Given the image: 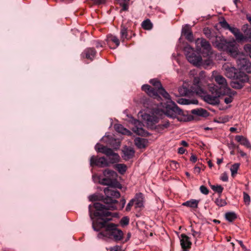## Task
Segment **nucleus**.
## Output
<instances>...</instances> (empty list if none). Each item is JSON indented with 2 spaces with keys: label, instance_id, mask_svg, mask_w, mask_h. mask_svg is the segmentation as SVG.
Returning a JSON list of instances; mask_svg holds the SVG:
<instances>
[{
  "label": "nucleus",
  "instance_id": "nucleus-1",
  "mask_svg": "<svg viewBox=\"0 0 251 251\" xmlns=\"http://www.w3.org/2000/svg\"><path fill=\"white\" fill-rule=\"evenodd\" d=\"M95 150L97 152L105 154L108 157L109 162L104 157H99L98 156L93 155L90 159V165L91 167H105L109 166V163L114 164L119 160L120 156L118 154L114 152L110 148L97 143L95 146Z\"/></svg>",
  "mask_w": 251,
  "mask_h": 251
},
{
  "label": "nucleus",
  "instance_id": "nucleus-2",
  "mask_svg": "<svg viewBox=\"0 0 251 251\" xmlns=\"http://www.w3.org/2000/svg\"><path fill=\"white\" fill-rule=\"evenodd\" d=\"M118 225L114 223H107V221L102 222L97 221L96 225L94 226V230L99 231L101 229L104 230L99 232L97 237L99 239H102L106 237L111 239L115 242L121 241L124 237L123 231L117 228Z\"/></svg>",
  "mask_w": 251,
  "mask_h": 251
},
{
  "label": "nucleus",
  "instance_id": "nucleus-3",
  "mask_svg": "<svg viewBox=\"0 0 251 251\" xmlns=\"http://www.w3.org/2000/svg\"><path fill=\"white\" fill-rule=\"evenodd\" d=\"M190 75L193 77L191 91L197 95L203 94L207 86L209 87L210 85L208 83L205 72L201 71L197 73L195 70H192L190 71Z\"/></svg>",
  "mask_w": 251,
  "mask_h": 251
},
{
  "label": "nucleus",
  "instance_id": "nucleus-4",
  "mask_svg": "<svg viewBox=\"0 0 251 251\" xmlns=\"http://www.w3.org/2000/svg\"><path fill=\"white\" fill-rule=\"evenodd\" d=\"M94 207L96 211L94 212L93 216L91 209V205H89V206L90 217L91 219L93 220V228L94 229V226L96 225V222L98 221L100 223L107 221V223H109L108 222L111 220V219L108 218L107 217L111 216L112 213L108 211V210H106V206L100 202H95L94 204Z\"/></svg>",
  "mask_w": 251,
  "mask_h": 251
},
{
  "label": "nucleus",
  "instance_id": "nucleus-5",
  "mask_svg": "<svg viewBox=\"0 0 251 251\" xmlns=\"http://www.w3.org/2000/svg\"><path fill=\"white\" fill-rule=\"evenodd\" d=\"M169 100V101L165 103L164 114L167 117L172 119L178 118V116H184L185 114L182 110L178 107L176 103L171 100V98Z\"/></svg>",
  "mask_w": 251,
  "mask_h": 251
},
{
  "label": "nucleus",
  "instance_id": "nucleus-6",
  "mask_svg": "<svg viewBox=\"0 0 251 251\" xmlns=\"http://www.w3.org/2000/svg\"><path fill=\"white\" fill-rule=\"evenodd\" d=\"M208 90L213 95L212 96L207 94L206 90L203 92V94H199V96L207 103L214 105L219 104V100L218 98L221 96H223V94H219L216 87L214 86H209Z\"/></svg>",
  "mask_w": 251,
  "mask_h": 251
},
{
  "label": "nucleus",
  "instance_id": "nucleus-7",
  "mask_svg": "<svg viewBox=\"0 0 251 251\" xmlns=\"http://www.w3.org/2000/svg\"><path fill=\"white\" fill-rule=\"evenodd\" d=\"M184 54L187 60L195 66H200L202 63V57L197 55L194 49L189 45H187L184 48Z\"/></svg>",
  "mask_w": 251,
  "mask_h": 251
},
{
  "label": "nucleus",
  "instance_id": "nucleus-8",
  "mask_svg": "<svg viewBox=\"0 0 251 251\" xmlns=\"http://www.w3.org/2000/svg\"><path fill=\"white\" fill-rule=\"evenodd\" d=\"M214 80L218 85L211 84L209 86L216 87L220 94L226 96L230 94L231 89L228 87L226 80L224 76L221 75H217L214 76Z\"/></svg>",
  "mask_w": 251,
  "mask_h": 251
},
{
  "label": "nucleus",
  "instance_id": "nucleus-9",
  "mask_svg": "<svg viewBox=\"0 0 251 251\" xmlns=\"http://www.w3.org/2000/svg\"><path fill=\"white\" fill-rule=\"evenodd\" d=\"M104 193L106 196L103 200V202L106 204H115L118 202L116 200L113 199H117L120 197V193L111 187H107L104 189Z\"/></svg>",
  "mask_w": 251,
  "mask_h": 251
},
{
  "label": "nucleus",
  "instance_id": "nucleus-10",
  "mask_svg": "<svg viewBox=\"0 0 251 251\" xmlns=\"http://www.w3.org/2000/svg\"><path fill=\"white\" fill-rule=\"evenodd\" d=\"M236 58V64L239 70L251 74V62L243 54H240Z\"/></svg>",
  "mask_w": 251,
  "mask_h": 251
},
{
  "label": "nucleus",
  "instance_id": "nucleus-11",
  "mask_svg": "<svg viewBox=\"0 0 251 251\" xmlns=\"http://www.w3.org/2000/svg\"><path fill=\"white\" fill-rule=\"evenodd\" d=\"M196 49L199 52L208 55L211 53V46L206 39L203 38H198L195 40Z\"/></svg>",
  "mask_w": 251,
  "mask_h": 251
},
{
  "label": "nucleus",
  "instance_id": "nucleus-12",
  "mask_svg": "<svg viewBox=\"0 0 251 251\" xmlns=\"http://www.w3.org/2000/svg\"><path fill=\"white\" fill-rule=\"evenodd\" d=\"M150 83L154 86L153 88L156 89L157 95H161L166 100L170 99V95L162 87V85L159 80L156 78L151 79L150 80Z\"/></svg>",
  "mask_w": 251,
  "mask_h": 251
},
{
  "label": "nucleus",
  "instance_id": "nucleus-13",
  "mask_svg": "<svg viewBox=\"0 0 251 251\" xmlns=\"http://www.w3.org/2000/svg\"><path fill=\"white\" fill-rule=\"evenodd\" d=\"M103 174L104 177L100 179V183L110 187L113 178L116 176V173L114 171L106 169L103 171Z\"/></svg>",
  "mask_w": 251,
  "mask_h": 251
},
{
  "label": "nucleus",
  "instance_id": "nucleus-14",
  "mask_svg": "<svg viewBox=\"0 0 251 251\" xmlns=\"http://www.w3.org/2000/svg\"><path fill=\"white\" fill-rule=\"evenodd\" d=\"M224 51L228 52L230 55L235 58L241 54L234 41H227Z\"/></svg>",
  "mask_w": 251,
  "mask_h": 251
},
{
  "label": "nucleus",
  "instance_id": "nucleus-15",
  "mask_svg": "<svg viewBox=\"0 0 251 251\" xmlns=\"http://www.w3.org/2000/svg\"><path fill=\"white\" fill-rule=\"evenodd\" d=\"M181 35L184 36L188 41L192 42L194 41V36L192 31V26L189 24H186L182 26Z\"/></svg>",
  "mask_w": 251,
  "mask_h": 251
},
{
  "label": "nucleus",
  "instance_id": "nucleus-16",
  "mask_svg": "<svg viewBox=\"0 0 251 251\" xmlns=\"http://www.w3.org/2000/svg\"><path fill=\"white\" fill-rule=\"evenodd\" d=\"M180 245L183 251H189L191 248L192 243L190 238L185 234H181L180 237Z\"/></svg>",
  "mask_w": 251,
  "mask_h": 251
},
{
  "label": "nucleus",
  "instance_id": "nucleus-17",
  "mask_svg": "<svg viewBox=\"0 0 251 251\" xmlns=\"http://www.w3.org/2000/svg\"><path fill=\"white\" fill-rule=\"evenodd\" d=\"M142 90L145 91L150 97L154 99H161L159 95H157L156 89L151 87L148 84H144L142 86Z\"/></svg>",
  "mask_w": 251,
  "mask_h": 251
},
{
  "label": "nucleus",
  "instance_id": "nucleus-18",
  "mask_svg": "<svg viewBox=\"0 0 251 251\" xmlns=\"http://www.w3.org/2000/svg\"><path fill=\"white\" fill-rule=\"evenodd\" d=\"M133 124L135 126L133 131L139 135L143 136H147L149 133L142 128V123L137 120H134Z\"/></svg>",
  "mask_w": 251,
  "mask_h": 251
},
{
  "label": "nucleus",
  "instance_id": "nucleus-19",
  "mask_svg": "<svg viewBox=\"0 0 251 251\" xmlns=\"http://www.w3.org/2000/svg\"><path fill=\"white\" fill-rule=\"evenodd\" d=\"M227 41L224 38H221L220 37H216V40L213 42V45L218 50L224 51L226 49V46Z\"/></svg>",
  "mask_w": 251,
  "mask_h": 251
},
{
  "label": "nucleus",
  "instance_id": "nucleus-20",
  "mask_svg": "<svg viewBox=\"0 0 251 251\" xmlns=\"http://www.w3.org/2000/svg\"><path fill=\"white\" fill-rule=\"evenodd\" d=\"M128 27L122 24L120 26V39L122 42H124L125 40H129L131 36L128 34Z\"/></svg>",
  "mask_w": 251,
  "mask_h": 251
},
{
  "label": "nucleus",
  "instance_id": "nucleus-21",
  "mask_svg": "<svg viewBox=\"0 0 251 251\" xmlns=\"http://www.w3.org/2000/svg\"><path fill=\"white\" fill-rule=\"evenodd\" d=\"M144 119L146 121L147 124L151 126L157 123L159 121V118L154 115L145 114L144 116Z\"/></svg>",
  "mask_w": 251,
  "mask_h": 251
},
{
  "label": "nucleus",
  "instance_id": "nucleus-22",
  "mask_svg": "<svg viewBox=\"0 0 251 251\" xmlns=\"http://www.w3.org/2000/svg\"><path fill=\"white\" fill-rule=\"evenodd\" d=\"M96 51L94 48H88L86 49L82 53V55L86 58L92 60L96 55Z\"/></svg>",
  "mask_w": 251,
  "mask_h": 251
},
{
  "label": "nucleus",
  "instance_id": "nucleus-23",
  "mask_svg": "<svg viewBox=\"0 0 251 251\" xmlns=\"http://www.w3.org/2000/svg\"><path fill=\"white\" fill-rule=\"evenodd\" d=\"M135 202V207H142L144 206V197L142 193H137L134 198L132 199Z\"/></svg>",
  "mask_w": 251,
  "mask_h": 251
},
{
  "label": "nucleus",
  "instance_id": "nucleus-24",
  "mask_svg": "<svg viewBox=\"0 0 251 251\" xmlns=\"http://www.w3.org/2000/svg\"><path fill=\"white\" fill-rule=\"evenodd\" d=\"M235 140L242 145L244 146L247 148L251 149V144L249 141L242 135H236Z\"/></svg>",
  "mask_w": 251,
  "mask_h": 251
},
{
  "label": "nucleus",
  "instance_id": "nucleus-25",
  "mask_svg": "<svg viewBox=\"0 0 251 251\" xmlns=\"http://www.w3.org/2000/svg\"><path fill=\"white\" fill-rule=\"evenodd\" d=\"M238 71L234 67H227L225 68V74L227 77L234 79Z\"/></svg>",
  "mask_w": 251,
  "mask_h": 251
},
{
  "label": "nucleus",
  "instance_id": "nucleus-26",
  "mask_svg": "<svg viewBox=\"0 0 251 251\" xmlns=\"http://www.w3.org/2000/svg\"><path fill=\"white\" fill-rule=\"evenodd\" d=\"M228 30L234 35L237 41L240 42V40L243 38V34L240 31L238 28L230 26Z\"/></svg>",
  "mask_w": 251,
  "mask_h": 251
},
{
  "label": "nucleus",
  "instance_id": "nucleus-27",
  "mask_svg": "<svg viewBox=\"0 0 251 251\" xmlns=\"http://www.w3.org/2000/svg\"><path fill=\"white\" fill-rule=\"evenodd\" d=\"M135 144L136 147L139 149L145 148L148 143L147 139L137 137L134 140Z\"/></svg>",
  "mask_w": 251,
  "mask_h": 251
},
{
  "label": "nucleus",
  "instance_id": "nucleus-28",
  "mask_svg": "<svg viewBox=\"0 0 251 251\" xmlns=\"http://www.w3.org/2000/svg\"><path fill=\"white\" fill-rule=\"evenodd\" d=\"M245 72H243L240 70L238 71L234 79L237 80L242 81V82L245 83L248 81L249 80V76Z\"/></svg>",
  "mask_w": 251,
  "mask_h": 251
},
{
  "label": "nucleus",
  "instance_id": "nucleus-29",
  "mask_svg": "<svg viewBox=\"0 0 251 251\" xmlns=\"http://www.w3.org/2000/svg\"><path fill=\"white\" fill-rule=\"evenodd\" d=\"M123 159L125 160H128L133 157L135 151L132 148H126L123 151Z\"/></svg>",
  "mask_w": 251,
  "mask_h": 251
},
{
  "label": "nucleus",
  "instance_id": "nucleus-30",
  "mask_svg": "<svg viewBox=\"0 0 251 251\" xmlns=\"http://www.w3.org/2000/svg\"><path fill=\"white\" fill-rule=\"evenodd\" d=\"M191 113L194 115L203 117H207L209 115V113L206 110L201 108L193 109L191 111Z\"/></svg>",
  "mask_w": 251,
  "mask_h": 251
},
{
  "label": "nucleus",
  "instance_id": "nucleus-31",
  "mask_svg": "<svg viewBox=\"0 0 251 251\" xmlns=\"http://www.w3.org/2000/svg\"><path fill=\"white\" fill-rule=\"evenodd\" d=\"M200 201L191 199L189 201H187L182 204V205L188 207L192 208H197L198 206V204Z\"/></svg>",
  "mask_w": 251,
  "mask_h": 251
},
{
  "label": "nucleus",
  "instance_id": "nucleus-32",
  "mask_svg": "<svg viewBox=\"0 0 251 251\" xmlns=\"http://www.w3.org/2000/svg\"><path fill=\"white\" fill-rule=\"evenodd\" d=\"M114 128L116 131L123 134H130V131L120 124H115L114 125Z\"/></svg>",
  "mask_w": 251,
  "mask_h": 251
},
{
  "label": "nucleus",
  "instance_id": "nucleus-33",
  "mask_svg": "<svg viewBox=\"0 0 251 251\" xmlns=\"http://www.w3.org/2000/svg\"><path fill=\"white\" fill-rule=\"evenodd\" d=\"M178 102L179 104L183 105H188L190 104H197L198 100L196 99L189 100L187 99L181 98L178 100Z\"/></svg>",
  "mask_w": 251,
  "mask_h": 251
},
{
  "label": "nucleus",
  "instance_id": "nucleus-34",
  "mask_svg": "<svg viewBox=\"0 0 251 251\" xmlns=\"http://www.w3.org/2000/svg\"><path fill=\"white\" fill-rule=\"evenodd\" d=\"M244 83L242 81L233 79V80L231 82L230 85L233 88L240 89L243 87Z\"/></svg>",
  "mask_w": 251,
  "mask_h": 251
},
{
  "label": "nucleus",
  "instance_id": "nucleus-35",
  "mask_svg": "<svg viewBox=\"0 0 251 251\" xmlns=\"http://www.w3.org/2000/svg\"><path fill=\"white\" fill-rule=\"evenodd\" d=\"M170 126V123L169 121H165L164 124H159L155 126V128L156 131L158 132H162L163 131L168 128Z\"/></svg>",
  "mask_w": 251,
  "mask_h": 251
},
{
  "label": "nucleus",
  "instance_id": "nucleus-36",
  "mask_svg": "<svg viewBox=\"0 0 251 251\" xmlns=\"http://www.w3.org/2000/svg\"><path fill=\"white\" fill-rule=\"evenodd\" d=\"M237 215L234 212H228L226 213L225 218L229 222H232L237 219Z\"/></svg>",
  "mask_w": 251,
  "mask_h": 251
},
{
  "label": "nucleus",
  "instance_id": "nucleus-37",
  "mask_svg": "<svg viewBox=\"0 0 251 251\" xmlns=\"http://www.w3.org/2000/svg\"><path fill=\"white\" fill-rule=\"evenodd\" d=\"M107 40L108 41H111L113 43H115L116 45V47L113 49H115L117 48L120 44V40L118 38L114 35L110 34L107 36Z\"/></svg>",
  "mask_w": 251,
  "mask_h": 251
},
{
  "label": "nucleus",
  "instance_id": "nucleus-38",
  "mask_svg": "<svg viewBox=\"0 0 251 251\" xmlns=\"http://www.w3.org/2000/svg\"><path fill=\"white\" fill-rule=\"evenodd\" d=\"M117 2L122 6V11H127L128 9V2L129 0H117Z\"/></svg>",
  "mask_w": 251,
  "mask_h": 251
},
{
  "label": "nucleus",
  "instance_id": "nucleus-39",
  "mask_svg": "<svg viewBox=\"0 0 251 251\" xmlns=\"http://www.w3.org/2000/svg\"><path fill=\"white\" fill-rule=\"evenodd\" d=\"M115 168L122 175L124 174L127 170L126 166L124 164H117L115 165Z\"/></svg>",
  "mask_w": 251,
  "mask_h": 251
},
{
  "label": "nucleus",
  "instance_id": "nucleus-40",
  "mask_svg": "<svg viewBox=\"0 0 251 251\" xmlns=\"http://www.w3.org/2000/svg\"><path fill=\"white\" fill-rule=\"evenodd\" d=\"M142 26L145 30H150L152 28V24L150 20L148 19L142 22Z\"/></svg>",
  "mask_w": 251,
  "mask_h": 251
},
{
  "label": "nucleus",
  "instance_id": "nucleus-41",
  "mask_svg": "<svg viewBox=\"0 0 251 251\" xmlns=\"http://www.w3.org/2000/svg\"><path fill=\"white\" fill-rule=\"evenodd\" d=\"M178 92L179 94L181 96H188L191 94L192 92L189 89H188L186 87L182 86L178 88Z\"/></svg>",
  "mask_w": 251,
  "mask_h": 251
},
{
  "label": "nucleus",
  "instance_id": "nucleus-42",
  "mask_svg": "<svg viewBox=\"0 0 251 251\" xmlns=\"http://www.w3.org/2000/svg\"><path fill=\"white\" fill-rule=\"evenodd\" d=\"M243 38L240 40L241 41H250L251 42V28L244 32Z\"/></svg>",
  "mask_w": 251,
  "mask_h": 251
},
{
  "label": "nucleus",
  "instance_id": "nucleus-43",
  "mask_svg": "<svg viewBox=\"0 0 251 251\" xmlns=\"http://www.w3.org/2000/svg\"><path fill=\"white\" fill-rule=\"evenodd\" d=\"M104 198L103 196H100L97 194H93L90 195L89 197V199L90 201H94L99 200H102L103 201Z\"/></svg>",
  "mask_w": 251,
  "mask_h": 251
},
{
  "label": "nucleus",
  "instance_id": "nucleus-44",
  "mask_svg": "<svg viewBox=\"0 0 251 251\" xmlns=\"http://www.w3.org/2000/svg\"><path fill=\"white\" fill-rule=\"evenodd\" d=\"M210 187L214 192H217L220 195L222 194L224 190V188L220 185H211Z\"/></svg>",
  "mask_w": 251,
  "mask_h": 251
},
{
  "label": "nucleus",
  "instance_id": "nucleus-45",
  "mask_svg": "<svg viewBox=\"0 0 251 251\" xmlns=\"http://www.w3.org/2000/svg\"><path fill=\"white\" fill-rule=\"evenodd\" d=\"M110 187L114 189L117 188L119 189H121L122 186L121 184L119 182L117 179L114 177L112 180V182L110 186Z\"/></svg>",
  "mask_w": 251,
  "mask_h": 251
},
{
  "label": "nucleus",
  "instance_id": "nucleus-46",
  "mask_svg": "<svg viewBox=\"0 0 251 251\" xmlns=\"http://www.w3.org/2000/svg\"><path fill=\"white\" fill-rule=\"evenodd\" d=\"M239 163H235L232 165L230 168V171L231 173V175L232 176H233L235 174H237V171L239 168Z\"/></svg>",
  "mask_w": 251,
  "mask_h": 251
},
{
  "label": "nucleus",
  "instance_id": "nucleus-47",
  "mask_svg": "<svg viewBox=\"0 0 251 251\" xmlns=\"http://www.w3.org/2000/svg\"><path fill=\"white\" fill-rule=\"evenodd\" d=\"M215 202L218 206L220 207L225 206L226 204V201L220 198L216 199Z\"/></svg>",
  "mask_w": 251,
  "mask_h": 251
},
{
  "label": "nucleus",
  "instance_id": "nucleus-48",
  "mask_svg": "<svg viewBox=\"0 0 251 251\" xmlns=\"http://www.w3.org/2000/svg\"><path fill=\"white\" fill-rule=\"evenodd\" d=\"M220 24L221 26L224 28L225 29H228L230 27V25L228 24V23L226 21L225 19H223L222 21L220 22Z\"/></svg>",
  "mask_w": 251,
  "mask_h": 251
},
{
  "label": "nucleus",
  "instance_id": "nucleus-49",
  "mask_svg": "<svg viewBox=\"0 0 251 251\" xmlns=\"http://www.w3.org/2000/svg\"><path fill=\"white\" fill-rule=\"evenodd\" d=\"M244 50L249 55L251 58V44H246L244 47Z\"/></svg>",
  "mask_w": 251,
  "mask_h": 251
},
{
  "label": "nucleus",
  "instance_id": "nucleus-50",
  "mask_svg": "<svg viewBox=\"0 0 251 251\" xmlns=\"http://www.w3.org/2000/svg\"><path fill=\"white\" fill-rule=\"evenodd\" d=\"M244 201L246 204L249 205L251 202L250 196L245 192H243Z\"/></svg>",
  "mask_w": 251,
  "mask_h": 251
},
{
  "label": "nucleus",
  "instance_id": "nucleus-51",
  "mask_svg": "<svg viewBox=\"0 0 251 251\" xmlns=\"http://www.w3.org/2000/svg\"><path fill=\"white\" fill-rule=\"evenodd\" d=\"M129 219L127 217H124L120 221V224L123 226H127L128 225Z\"/></svg>",
  "mask_w": 251,
  "mask_h": 251
},
{
  "label": "nucleus",
  "instance_id": "nucleus-52",
  "mask_svg": "<svg viewBox=\"0 0 251 251\" xmlns=\"http://www.w3.org/2000/svg\"><path fill=\"white\" fill-rule=\"evenodd\" d=\"M200 190L202 194L205 195H208L209 192V190L207 189V188L204 185H201L200 186Z\"/></svg>",
  "mask_w": 251,
  "mask_h": 251
},
{
  "label": "nucleus",
  "instance_id": "nucleus-53",
  "mask_svg": "<svg viewBox=\"0 0 251 251\" xmlns=\"http://www.w3.org/2000/svg\"><path fill=\"white\" fill-rule=\"evenodd\" d=\"M203 33L206 36L207 38L209 39H211V32L210 29L208 28H204L203 29Z\"/></svg>",
  "mask_w": 251,
  "mask_h": 251
},
{
  "label": "nucleus",
  "instance_id": "nucleus-54",
  "mask_svg": "<svg viewBox=\"0 0 251 251\" xmlns=\"http://www.w3.org/2000/svg\"><path fill=\"white\" fill-rule=\"evenodd\" d=\"M134 203V202L133 200L131 199L127 204L126 210L127 211H130L131 210V207L133 205Z\"/></svg>",
  "mask_w": 251,
  "mask_h": 251
},
{
  "label": "nucleus",
  "instance_id": "nucleus-55",
  "mask_svg": "<svg viewBox=\"0 0 251 251\" xmlns=\"http://www.w3.org/2000/svg\"><path fill=\"white\" fill-rule=\"evenodd\" d=\"M230 94L231 93L228 95V97H226L224 99V101L226 104H229L231 103L233 100V98L230 96Z\"/></svg>",
  "mask_w": 251,
  "mask_h": 251
},
{
  "label": "nucleus",
  "instance_id": "nucleus-56",
  "mask_svg": "<svg viewBox=\"0 0 251 251\" xmlns=\"http://www.w3.org/2000/svg\"><path fill=\"white\" fill-rule=\"evenodd\" d=\"M191 232H192V235L195 238H200L201 237V232L196 231L194 229H191Z\"/></svg>",
  "mask_w": 251,
  "mask_h": 251
},
{
  "label": "nucleus",
  "instance_id": "nucleus-57",
  "mask_svg": "<svg viewBox=\"0 0 251 251\" xmlns=\"http://www.w3.org/2000/svg\"><path fill=\"white\" fill-rule=\"evenodd\" d=\"M170 165L173 169H176L179 166L178 163L174 160L171 161Z\"/></svg>",
  "mask_w": 251,
  "mask_h": 251
},
{
  "label": "nucleus",
  "instance_id": "nucleus-58",
  "mask_svg": "<svg viewBox=\"0 0 251 251\" xmlns=\"http://www.w3.org/2000/svg\"><path fill=\"white\" fill-rule=\"evenodd\" d=\"M221 179L225 182H226L228 181V177L227 174L226 173H224L222 174L221 176Z\"/></svg>",
  "mask_w": 251,
  "mask_h": 251
},
{
  "label": "nucleus",
  "instance_id": "nucleus-59",
  "mask_svg": "<svg viewBox=\"0 0 251 251\" xmlns=\"http://www.w3.org/2000/svg\"><path fill=\"white\" fill-rule=\"evenodd\" d=\"M110 251H122L121 247L119 246H115L111 247L110 249Z\"/></svg>",
  "mask_w": 251,
  "mask_h": 251
},
{
  "label": "nucleus",
  "instance_id": "nucleus-60",
  "mask_svg": "<svg viewBox=\"0 0 251 251\" xmlns=\"http://www.w3.org/2000/svg\"><path fill=\"white\" fill-rule=\"evenodd\" d=\"M109 205L107 206H106V210H116L117 209V206L114 204H109Z\"/></svg>",
  "mask_w": 251,
  "mask_h": 251
},
{
  "label": "nucleus",
  "instance_id": "nucleus-61",
  "mask_svg": "<svg viewBox=\"0 0 251 251\" xmlns=\"http://www.w3.org/2000/svg\"><path fill=\"white\" fill-rule=\"evenodd\" d=\"M93 1L96 4L100 5L101 4L104 3L106 0H91Z\"/></svg>",
  "mask_w": 251,
  "mask_h": 251
},
{
  "label": "nucleus",
  "instance_id": "nucleus-62",
  "mask_svg": "<svg viewBox=\"0 0 251 251\" xmlns=\"http://www.w3.org/2000/svg\"><path fill=\"white\" fill-rule=\"evenodd\" d=\"M194 172L195 174H199L201 172V168L199 166H195L194 168Z\"/></svg>",
  "mask_w": 251,
  "mask_h": 251
},
{
  "label": "nucleus",
  "instance_id": "nucleus-63",
  "mask_svg": "<svg viewBox=\"0 0 251 251\" xmlns=\"http://www.w3.org/2000/svg\"><path fill=\"white\" fill-rule=\"evenodd\" d=\"M249 26L248 24L244 25L241 28L242 31L244 32L245 31L250 29L251 28H249Z\"/></svg>",
  "mask_w": 251,
  "mask_h": 251
},
{
  "label": "nucleus",
  "instance_id": "nucleus-64",
  "mask_svg": "<svg viewBox=\"0 0 251 251\" xmlns=\"http://www.w3.org/2000/svg\"><path fill=\"white\" fill-rule=\"evenodd\" d=\"M190 160L193 163H195L197 160V157H196V155L192 154L190 158Z\"/></svg>",
  "mask_w": 251,
  "mask_h": 251
}]
</instances>
